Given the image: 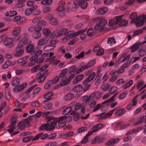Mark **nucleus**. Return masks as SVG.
<instances>
[{"instance_id":"nucleus-1","label":"nucleus","mask_w":146,"mask_h":146,"mask_svg":"<svg viewBox=\"0 0 146 146\" xmlns=\"http://www.w3.org/2000/svg\"><path fill=\"white\" fill-rule=\"evenodd\" d=\"M67 117L65 116L60 117L58 118H56L54 121H51L50 123H46L41 125L39 127L40 130L45 129L47 131H51L53 130L58 122L62 121L66 119Z\"/></svg>"},{"instance_id":"nucleus-2","label":"nucleus","mask_w":146,"mask_h":146,"mask_svg":"<svg viewBox=\"0 0 146 146\" xmlns=\"http://www.w3.org/2000/svg\"><path fill=\"white\" fill-rule=\"evenodd\" d=\"M146 16L140 15L137 17V14L135 13H133L129 16V18L132 19L130 22L134 23L137 27H139L143 24V21Z\"/></svg>"},{"instance_id":"nucleus-3","label":"nucleus","mask_w":146,"mask_h":146,"mask_svg":"<svg viewBox=\"0 0 146 146\" xmlns=\"http://www.w3.org/2000/svg\"><path fill=\"white\" fill-rule=\"evenodd\" d=\"M94 21L96 22H99L95 26V30H99L100 32H103L106 30V28L104 26L107 23V21L104 18L96 17L94 19Z\"/></svg>"},{"instance_id":"nucleus-4","label":"nucleus","mask_w":146,"mask_h":146,"mask_svg":"<svg viewBox=\"0 0 146 146\" xmlns=\"http://www.w3.org/2000/svg\"><path fill=\"white\" fill-rule=\"evenodd\" d=\"M68 30V29L67 28L62 29L60 31L55 30L52 33L51 37L54 38L55 37H58L62 35L66 36Z\"/></svg>"},{"instance_id":"nucleus-5","label":"nucleus","mask_w":146,"mask_h":146,"mask_svg":"<svg viewBox=\"0 0 146 146\" xmlns=\"http://www.w3.org/2000/svg\"><path fill=\"white\" fill-rule=\"evenodd\" d=\"M95 63L96 61L95 60H92L90 61L87 64L84 65L82 67L80 68L76 72V74H78L79 73L81 72L84 70L93 66L95 64Z\"/></svg>"},{"instance_id":"nucleus-6","label":"nucleus","mask_w":146,"mask_h":146,"mask_svg":"<svg viewBox=\"0 0 146 146\" xmlns=\"http://www.w3.org/2000/svg\"><path fill=\"white\" fill-rule=\"evenodd\" d=\"M24 52L23 47H22L18 45L15 49V56L16 57H19L21 56L24 53Z\"/></svg>"},{"instance_id":"nucleus-7","label":"nucleus","mask_w":146,"mask_h":146,"mask_svg":"<svg viewBox=\"0 0 146 146\" xmlns=\"http://www.w3.org/2000/svg\"><path fill=\"white\" fill-rule=\"evenodd\" d=\"M27 83H24L22 84L15 86L13 89V91L15 92H19L23 90L27 86Z\"/></svg>"},{"instance_id":"nucleus-8","label":"nucleus","mask_w":146,"mask_h":146,"mask_svg":"<svg viewBox=\"0 0 146 146\" xmlns=\"http://www.w3.org/2000/svg\"><path fill=\"white\" fill-rule=\"evenodd\" d=\"M75 76V74H71L67 79L64 80L60 84V85L61 86H63L67 85L70 82L71 80Z\"/></svg>"},{"instance_id":"nucleus-9","label":"nucleus","mask_w":146,"mask_h":146,"mask_svg":"<svg viewBox=\"0 0 146 146\" xmlns=\"http://www.w3.org/2000/svg\"><path fill=\"white\" fill-rule=\"evenodd\" d=\"M46 76L39 72L36 76V79L39 83H41L43 82L45 80Z\"/></svg>"},{"instance_id":"nucleus-10","label":"nucleus","mask_w":146,"mask_h":146,"mask_svg":"<svg viewBox=\"0 0 146 146\" xmlns=\"http://www.w3.org/2000/svg\"><path fill=\"white\" fill-rule=\"evenodd\" d=\"M138 54L141 57H143L146 54V45L141 46L138 51Z\"/></svg>"},{"instance_id":"nucleus-11","label":"nucleus","mask_w":146,"mask_h":146,"mask_svg":"<svg viewBox=\"0 0 146 146\" xmlns=\"http://www.w3.org/2000/svg\"><path fill=\"white\" fill-rule=\"evenodd\" d=\"M21 28L19 27H15L13 30V35L15 36H17L15 39L16 40L19 39V37L17 36L20 33Z\"/></svg>"},{"instance_id":"nucleus-12","label":"nucleus","mask_w":146,"mask_h":146,"mask_svg":"<svg viewBox=\"0 0 146 146\" xmlns=\"http://www.w3.org/2000/svg\"><path fill=\"white\" fill-rule=\"evenodd\" d=\"M96 75V73L93 72L90 73L88 77L86 78L84 81V84H86V82H91L94 78Z\"/></svg>"},{"instance_id":"nucleus-13","label":"nucleus","mask_w":146,"mask_h":146,"mask_svg":"<svg viewBox=\"0 0 146 146\" xmlns=\"http://www.w3.org/2000/svg\"><path fill=\"white\" fill-rule=\"evenodd\" d=\"M53 95V93L52 92H49L46 93L44 96V98L45 99V100L43 101V102L45 103L50 100L51 97Z\"/></svg>"},{"instance_id":"nucleus-14","label":"nucleus","mask_w":146,"mask_h":146,"mask_svg":"<svg viewBox=\"0 0 146 146\" xmlns=\"http://www.w3.org/2000/svg\"><path fill=\"white\" fill-rule=\"evenodd\" d=\"M13 41V40L12 38H7V36L4 42V44L6 46L9 47L11 46L12 44ZM12 45L11 46H12Z\"/></svg>"},{"instance_id":"nucleus-15","label":"nucleus","mask_w":146,"mask_h":146,"mask_svg":"<svg viewBox=\"0 0 146 146\" xmlns=\"http://www.w3.org/2000/svg\"><path fill=\"white\" fill-rule=\"evenodd\" d=\"M28 38L26 37L22 38L19 43L18 45L22 47H23L25 45L27 44L29 42Z\"/></svg>"},{"instance_id":"nucleus-16","label":"nucleus","mask_w":146,"mask_h":146,"mask_svg":"<svg viewBox=\"0 0 146 146\" xmlns=\"http://www.w3.org/2000/svg\"><path fill=\"white\" fill-rule=\"evenodd\" d=\"M108 8L106 7H103L98 9L96 13L98 15H101L106 13L108 11Z\"/></svg>"},{"instance_id":"nucleus-17","label":"nucleus","mask_w":146,"mask_h":146,"mask_svg":"<svg viewBox=\"0 0 146 146\" xmlns=\"http://www.w3.org/2000/svg\"><path fill=\"white\" fill-rule=\"evenodd\" d=\"M48 135L47 134H43L42 133H40L36 135L35 137V140L38 139L39 138L41 139H44L47 137L48 138Z\"/></svg>"},{"instance_id":"nucleus-18","label":"nucleus","mask_w":146,"mask_h":146,"mask_svg":"<svg viewBox=\"0 0 146 146\" xmlns=\"http://www.w3.org/2000/svg\"><path fill=\"white\" fill-rule=\"evenodd\" d=\"M49 23L53 25H56L58 23V21L55 18L52 16H50L48 18Z\"/></svg>"},{"instance_id":"nucleus-19","label":"nucleus","mask_w":146,"mask_h":146,"mask_svg":"<svg viewBox=\"0 0 146 146\" xmlns=\"http://www.w3.org/2000/svg\"><path fill=\"white\" fill-rule=\"evenodd\" d=\"M140 45H141V43L139 42L135 43L130 48V49L131 50V53H133L137 50V49L139 48V46Z\"/></svg>"},{"instance_id":"nucleus-20","label":"nucleus","mask_w":146,"mask_h":146,"mask_svg":"<svg viewBox=\"0 0 146 146\" xmlns=\"http://www.w3.org/2000/svg\"><path fill=\"white\" fill-rule=\"evenodd\" d=\"M83 89V87L81 84H78L75 86L73 88V92L78 93L80 92Z\"/></svg>"},{"instance_id":"nucleus-21","label":"nucleus","mask_w":146,"mask_h":146,"mask_svg":"<svg viewBox=\"0 0 146 146\" xmlns=\"http://www.w3.org/2000/svg\"><path fill=\"white\" fill-rule=\"evenodd\" d=\"M119 139L117 138L116 139H112L107 142L105 144L109 145H113L114 144L119 141Z\"/></svg>"},{"instance_id":"nucleus-22","label":"nucleus","mask_w":146,"mask_h":146,"mask_svg":"<svg viewBox=\"0 0 146 146\" xmlns=\"http://www.w3.org/2000/svg\"><path fill=\"white\" fill-rule=\"evenodd\" d=\"M34 47L32 44H29L26 47V50L28 53H32L34 52Z\"/></svg>"},{"instance_id":"nucleus-23","label":"nucleus","mask_w":146,"mask_h":146,"mask_svg":"<svg viewBox=\"0 0 146 146\" xmlns=\"http://www.w3.org/2000/svg\"><path fill=\"white\" fill-rule=\"evenodd\" d=\"M47 40L42 38L39 39L37 42V44L38 46H44L48 42Z\"/></svg>"},{"instance_id":"nucleus-24","label":"nucleus","mask_w":146,"mask_h":146,"mask_svg":"<svg viewBox=\"0 0 146 146\" xmlns=\"http://www.w3.org/2000/svg\"><path fill=\"white\" fill-rule=\"evenodd\" d=\"M125 110L124 109L119 108L117 110L115 113L116 116H120L123 115L125 113Z\"/></svg>"},{"instance_id":"nucleus-25","label":"nucleus","mask_w":146,"mask_h":146,"mask_svg":"<svg viewBox=\"0 0 146 146\" xmlns=\"http://www.w3.org/2000/svg\"><path fill=\"white\" fill-rule=\"evenodd\" d=\"M11 83L13 86H16L20 84L19 79L16 77L14 78L11 81Z\"/></svg>"},{"instance_id":"nucleus-26","label":"nucleus","mask_w":146,"mask_h":146,"mask_svg":"<svg viewBox=\"0 0 146 146\" xmlns=\"http://www.w3.org/2000/svg\"><path fill=\"white\" fill-rule=\"evenodd\" d=\"M31 140L32 141L35 140V137L31 135L25 137L22 139V141L24 142H27Z\"/></svg>"},{"instance_id":"nucleus-27","label":"nucleus","mask_w":146,"mask_h":146,"mask_svg":"<svg viewBox=\"0 0 146 146\" xmlns=\"http://www.w3.org/2000/svg\"><path fill=\"white\" fill-rule=\"evenodd\" d=\"M107 42L108 44H110L111 46H112L116 42L114 37H109L108 38Z\"/></svg>"},{"instance_id":"nucleus-28","label":"nucleus","mask_w":146,"mask_h":146,"mask_svg":"<svg viewBox=\"0 0 146 146\" xmlns=\"http://www.w3.org/2000/svg\"><path fill=\"white\" fill-rule=\"evenodd\" d=\"M80 6L83 9H86L88 5V3L84 0H81V2H80Z\"/></svg>"},{"instance_id":"nucleus-29","label":"nucleus","mask_w":146,"mask_h":146,"mask_svg":"<svg viewBox=\"0 0 146 146\" xmlns=\"http://www.w3.org/2000/svg\"><path fill=\"white\" fill-rule=\"evenodd\" d=\"M33 118V116H30L28 117L27 118L24 119L23 120V122L25 123V124H28V126L31 125L30 123V122L31 119Z\"/></svg>"},{"instance_id":"nucleus-30","label":"nucleus","mask_w":146,"mask_h":146,"mask_svg":"<svg viewBox=\"0 0 146 146\" xmlns=\"http://www.w3.org/2000/svg\"><path fill=\"white\" fill-rule=\"evenodd\" d=\"M72 110V108L71 106L66 108L62 111V113L65 115H66L69 113Z\"/></svg>"},{"instance_id":"nucleus-31","label":"nucleus","mask_w":146,"mask_h":146,"mask_svg":"<svg viewBox=\"0 0 146 146\" xmlns=\"http://www.w3.org/2000/svg\"><path fill=\"white\" fill-rule=\"evenodd\" d=\"M74 96V95L73 94L71 93H69L65 95L64 97V99L66 100H68L73 98Z\"/></svg>"},{"instance_id":"nucleus-32","label":"nucleus","mask_w":146,"mask_h":146,"mask_svg":"<svg viewBox=\"0 0 146 146\" xmlns=\"http://www.w3.org/2000/svg\"><path fill=\"white\" fill-rule=\"evenodd\" d=\"M11 64V62L9 60L6 61L2 66V68L5 69L7 68L8 67L10 66Z\"/></svg>"},{"instance_id":"nucleus-33","label":"nucleus","mask_w":146,"mask_h":146,"mask_svg":"<svg viewBox=\"0 0 146 146\" xmlns=\"http://www.w3.org/2000/svg\"><path fill=\"white\" fill-rule=\"evenodd\" d=\"M41 35V33L40 32L35 31L33 34V37L35 39H37L40 38Z\"/></svg>"},{"instance_id":"nucleus-34","label":"nucleus","mask_w":146,"mask_h":146,"mask_svg":"<svg viewBox=\"0 0 146 146\" xmlns=\"http://www.w3.org/2000/svg\"><path fill=\"white\" fill-rule=\"evenodd\" d=\"M29 60L30 62L28 63V66L30 67L34 65L36 62V59H34V58L31 57L29 58Z\"/></svg>"},{"instance_id":"nucleus-35","label":"nucleus","mask_w":146,"mask_h":146,"mask_svg":"<svg viewBox=\"0 0 146 146\" xmlns=\"http://www.w3.org/2000/svg\"><path fill=\"white\" fill-rule=\"evenodd\" d=\"M21 17L19 16H17L15 17L13 19V21L16 22L18 25H20L21 22Z\"/></svg>"},{"instance_id":"nucleus-36","label":"nucleus","mask_w":146,"mask_h":146,"mask_svg":"<svg viewBox=\"0 0 146 146\" xmlns=\"http://www.w3.org/2000/svg\"><path fill=\"white\" fill-rule=\"evenodd\" d=\"M91 134L89 133H88L87 134L84 136L83 140L80 142L81 143L85 144L87 143L88 140V137Z\"/></svg>"},{"instance_id":"nucleus-37","label":"nucleus","mask_w":146,"mask_h":146,"mask_svg":"<svg viewBox=\"0 0 146 146\" xmlns=\"http://www.w3.org/2000/svg\"><path fill=\"white\" fill-rule=\"evenodd\" d=\"M40 66V64H38L32 67L30 70L31 73H34L36 72L39 68Z\"/></svg>"},{"instance_id":"nucleus-38","label":"nucleus","mask_w":146,"mask_h":146,"mask_svg":"<svg viewBox=\"0 0 146 146\" xmlns=\"http://www.w3.org/2000/svg\"><path fill=\"white\" fill-rule=\"evenodd\" d=\"M100 137L99 136L96 137L92 141V143L94 144L96 142H98V143H100L101 142L103 139H102V140L100 141Z\"/></svg>"},{"instance_id":"nucleus-39","label":"nucleus","mask_w":146,"mask_h":146,"mask_svg":"<svg viewBox=\"0 0 146 146\" xmlns=\"http://www.w3.org/2000/svg\"><path fill=\"white\" fill-rule=\"evenodd\" d=\"M42 52V51L41 50H37L35 53V54L31 57L34 58V59H36L38 56L40 55Z\"/></svg>"},{"instance_id":"nucleus-40","label":"nucleus","mask_w":146,"mask_h":146,"mask_svg":"<svg viewBox=\"0 0 146 146\" xmlns=\"http://www.w3.org/2000/svg\"><path fill=\"white\" fill-rule=\"evenodd\" d=\"M48 53H45L41 55L42 58H38L37 60V62L38 63H42L44 60V57L48 56Z\"/></svg>"},{"instance_id":"nucleus-41","label":"nucleus","mask_w":146,"mask_h":146,"mask_svg":"<svg viewBox=\"0 0 146 146\" xmlns=\"http://www.w3.org/2000/svg\"><path fill=\"white\" fill-rule=\"evenodd\" d=\"M110 86L109 84L105 83L101 86L100 88L104 91H106Z\"/></svg>"},{"instance_id":"nucleus-42","label":"nucleus","mask_w":146,"mask_h":146,"mask_svg":"<svg viewBox=\"0 0 146 146\" xmlns=\"http://www.w3.org/2000/svg\"><path fill=\"white\" fill-rule=\"evenodd\" d=\"M68 69L67 68H64L62 70V71L59 75L60 78H63L67 74Z\"/></svg>"},{"instance_id":"nucleus-43","label":"nucleus","mask_w":146,"mask_h":146,"mask_svg":"<svg viewBox=\"0 0 146 146\" xmlns=\"http://www.w3.org/2000/svg\"><path fill=\"white\" fill-rule=\"evenodd\" d=\"M42 33L45 36H48L50 34V30L46 28L43 29L42 30Z\"/></svg>"},{"instance_id":"nucleus-44","label":"nucleus","mask_w":146,"mask_h":146,"mask_svg":"<svg viewBox=\"0 0 146 146\" xmlns=\"http://www.w3.org/2000/svg\"><path fill=\"white\" fill-rule=\"evenodd\" d=\"M59 78L58 76H56L55 78L52 80H49V82L51 84H55L59 80Z\"/></svg>"},{"instance_id":"nucleus-45","label":"nucleus","mask_w":146,"mask_h":146,"mask_svg":"<svg viewBox=\"0 0 146 146\" xmlns=\"http://www.w3.org/2000/svg\"><path fill=\"white\" fill-rule=\"evenodd\" d=\"M117 90V87L115 86L112 87L109 90L108 92L109 94H112L116 92Z\"/></svg>"},{"instance_id":"nucleus-46","label":"nucleus","mask_w":146,"mask_h":146,"mask_svg":"<svg viewBox=\"0 0 146 146\" xmlns=\"http://www.w3.org/2000/svg\"><path fill=\"white\" fill-rule=\"evenodd\" d=\"M17 126L18 127L19 129H22L25 128L26 125L23 121H21L18 123Z\"/></svg>"},{"instance_id":"nucleus-47","label":"nucleus","mask_w":146,"mask_h":146,"mask_svg":"<svg viewBox=\"0 0 146 146\" xmlns=\"http://www.w3.org/2000/svg\"><path fill=\"white\" fill-rule=\"evenodd\" d=\"M52 1V0H43L41 2V3L45 5H49L51 3Z\"/></svg>"},{"instance_id":"nucleus-48","label":"nucleus","mask_w":146,"mask_h":146,"mask_svg":"<svg viewBox=\"0 0 146 146\" xmlns=\"http://www.w3.org/2000/svg\"><path fill=\"white\" fill-rule=\"evenodd\" d=\"M90 99V96H85L81 98V100L84 102L87 103Z\"/></svg>"},{"instance_id":"nucleus-49","label":"nucleus","mask_w":146,"mask_h":146,"mask_svg":"<svg viewBox=\"0 0 146 146\" xmlns=\"http://www.w3.org/2000/svg\"><path fill=\"white\" fill-rule=\"evenodd\" d=\"M133 80H130L124 85L123 87L125 89H126L131 86L133 84Z\"/></svg>"},{"instance_id":"nucleus-50","label":"nucleus","mask_w":146,"mask_h":146,"mask_svg":"<svg viewBox=\"0 0 146 146\" xmlns=\"http://www.w3.org/2000/svg\"><path fill=\"white\" fill-rule=\"evenodd\" d=\"M52 105V104L50 102H48L46 103L44 106V110H48L51 107Z\"/></svg>"},{"instance_id":"nucleus-51","label":"nucleus","mask_w":146,"mask_h":146,"mask_svg":"<svg viewBox=\"0 0 146 146\" xmlns=\"http://www.w3.org/2000/svg\"><path fill=\"white\" fill-rule=\"evenodd\" d=\"M94 33V30L92 28H90L87 32V33L88 36H92Z\"/></svg>"},{"instance_id":"nucleus-52","label":"nucleus","mask_w":146,"mask_h":146,"mask_svg":"<svg viewBox=\"0 0 146 146\" xmlns=\"http://www.w3.org/2000/svg\"><path fill=\"white\" fill-rule=\"evenodd\" d=\"M81 0H73V4L74 7V8H77L79 5H80Z\"/></svg>"},{"instance_id":"nucleus-53","label":"nucleus","mask_w":146,"mask_h":146,"mask_svg":"<svg viewBox=\"0 0 146 146\" xmlns=\"http://www.w3.org/2000/svg\"><path fill=\"white\" fill-rule=\"evenodd\" d=\"M92 130L88 132L91 135L93 133L96 132L99 130L96 125L92 127Z\"/></svg>"},{"instance_id":"nucleus-54","label":"nucleus","mask_w":146,"mask_h":146,"mask_svg":"<svg viewBox=\"0 0 146 146\" xmlns=\"http://www.w3.org/2000/svg\"><path fill=\"white\" fill-rule=\"evenodd\" d=\"M88 82H86V84H84V81L83 82V85L84 86L83 90L84 92L86 91L90 87V84H88Z\"/></svg>"},{"instance_id":"nucleus-55","label":"nucleus","mask_w":146,"mask_h":146,"mask_svg":"<svg viewBox=\"0 0 146 146\" xmlns=\"http://www.w3.org/2000/svg\"><path fill=\"white\" fill-rule=\"evenodd\" d=\"M87 130V128L86 127H81L78 129V133H82L86 131Z\"/></svg>"},{"instance_id":"nucleus-56","label":"nucleus","mask_w":146,"mask_h":146,"mask_svg":"<svg viewBox=\"0 0 146 146\" xmlns=\"http://www.w3.org/2000/svg\"><path fill=\"white\" fill-rule=\"evenodd\" d=\"M128 23V21L124 20H122L119 24V25L120 26H125Z\"/></svg>"},{"instance_id":"nucleus-57","label":"nucleus","mask_w":146,"mask_h":146,"mask_svg":"<svg viewBox=\"0 0 146 146\" xmlns=\"http://www.w3.org/2000/svg\"><path fill=\"white\" fill-rule=\"evenodd\" d=\"M56 118H58L54 117L52 116H47L46 117L45 120L46 121L48 122L52 120H53V121H54V119Z\"/></svg>"},{"instance_id":"nucleus-58","label":"nucleus","mask_w":146,"mask_h":146,"mask_svg":"<svg viewBox=\"0 0 146 146\" xmlns=\"http://www.w3.org/2000/svg\"><path fill=\"white\" fill-rule=\"evenodd\" d=\"M127 92H123L119 95L118 96L119 100H121L127 96Z\"/></svg>"},{"instance_id":"nucleus-59","label":"nucleus","mask_w":146,"mask_h":146,"mask_svg":"<svg viewBox=\"0 0 146 146\" xmlns=\"http://www.w3.org/2000/svg\"><path fill=\"white\" fill-rule=\"evenodd\" d=\"M139 95H137L133 99V100H131V102H132V106H134L136 105L137 104V100L136 99V98L138 96H139Z\"/></svg>"},{"instance_id":"nucleus-60","label":"nucleus","mask_w":146,"mask_h":146,"mask_svg":"<svg viewBox=\"0 0 146 146\" xmlns=\"http://www.w3.org/2000/svg\"><path fill=\"white\" fill-rule=\"evenodd\" d=\"M84 51L81 52L79 54L75 56V58L78 59H80L81 58L84 57Z\"/></svg>"},{"instance_id":"nucleus-61","label":"nucleus","mask_w":146,"mask_h":146,"mask_svg":"<svg viewBox=\"0 0 146 146\" xmlns=\"http://www.w3.org/2000/svg\"><path fill=\"white\" fill-rule=\"evenodd\" d=\"M74 33L73 31H68V32L67 33L66 36L68 35L70 37H74Z\"/></svg>"},{"instance_id":"nucleus-62","label":"nucleus","mask_w":146,"mask_h":146,"mask_svg":"<svg viewBox=\"0 0 146 146\" xmlns=\"http://www.w3.org/2000/svg\"><path fill=\"white\" fill-rule=\"evenodd\" d=\"M76 66L74 65L71 66L69 69V72L70 73L74 72L75 73L76 70H75Z\"/></svg>"},{"instance_id":"nucleus-63","label":"nucleus","mask_w":146,"mask_h":146,"mask_svg":"<svg viewBox=\"0 0 146 146\" xmlns=\"http://www.w3.org/2000/svg\"><path fill=\"white\" fill-rule=\"evenodd\" d=\"M16 119L14 118L10 120V125H9V127H10L11 126L14 125L16 123Z\"/></svg>"},{"instance_id":"nucleus-64","label":"nucleus","mask_w":146,"mask_h":146,"mask_svg":"<svg viewBox=\"0 0 146 146\" xmlns=\"http://www.w3.org/2000/svg\"><path fill=\"white\" fill-rule=\"evenodd\" d=\"M32 10L30 8L27 9L25 11V14L27 15H29L31 14L32 12Z\"/></svg>"}]
</instances>
